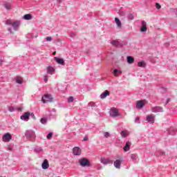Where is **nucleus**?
Wrapping results in <instances>:
<instances>
[{
    "label": "nucleus",
    "mask_w": 177,
    "mask_h": 177,
    "mask_svg": "<svg viewBox=\"0 0 177 177\" xmlns=\"http://www.w3.org/2000/svg\"><path fill=\"white\" fill-rule=\"evenodd\" d=\"M6 24L11 26L8 28L9 32H12V30H14L15 31H17L19 30V21H17L12 22L10 20H7L6 21Z\"/></svg>",
    "instance_id": "nucleus-1"
},
{
    "label": "nucleus",
    "mask_w": 177,
    "mask_h": 177,
    "mask_svg": "<svg viewBox=\"0 0 177 177\" xmlns=\"http://www.w3.org/2000/svg\"><path fill=\"white\" fill-rule=\"evenodd\" d=\"M25 136L26 139H29L30 140H35L36 138L35 131L33 130H26L25 131Z\"/></svg>",
    "instance_id": "nucleus-2"
},
{
    "label": "nucleus",
    "mask_w": 177,
    "mask_h": 177,
    "mask_svg": "<svg viewBox=\"0 0 177 177\" xmlns=\"http://www.w3.org/2000/svg\"><path fill=\"white\" fill-rule=\"evenodd\" d=\"M80 167L85 168V167H91V162L86 158H82L78 160Z\"/></svg>",
    "instance_id": "nucleus-3"
},
{
    "label": "nucleus",
    "mask_w": 177,
    "mask_h": 177,
    "mask_svg": "<svg viewBox=\"0 0 177 177\" xmlns=\"http://www.w3.org/2000/svg\"><path fill=\"white\" fill-rule=\"evenodd\" d=\"M110 116L113 118H117V117H120V113H118V109L116 108H111L109 111Z\"/></svg>",
    "instance_id": "nucleus-4"
},
{
    "label": "nucleus",
    "mask_w": 177,
    "mask_h": 177,
    "mask_svg": "<svg viewBox=\"0 0 177 177\" xmlns=\"http://www.w3.org/2000/svg\"><path fill=\"white\" fill-rule=\"evenodd\" d=\"M100 162L101 164H103V165H109L113 164V160L110 158L102 157L100 159Z\"/></svg>",
    "instance_id": "nucleus-5"
},
{
    "label": "nucleus",
    "mask_w": 177,
    "mask_h": 177,
    "mask_svg": "<svg viewBox=\"0 0 177 177\" xmlns=\"http://www.w3.org/2000/svg\"><path fill=\"white\" fill-rule=\"evenodd\" d=\"M41 102L43 103H48L53 102V97L50 95H45L41 97Z\"/></svg>",
    "instance_id": "nucleus-6"
},
{
    "label": "nucleus",
    "mask_w": 177,
    "mask_h": 177,
    "mask_svg": "<svg viewBox=\"0 0 177 177\" xmlns=\"http://www.w3.org/2000/svg\"><path fill=\"white\" fill-rule=\"evenodd\" d=\"M123 162H124V160H122V159L116 160L113 163L115 168H116V169H120L121 164H122Z\"/></svg>",
    "instance_id": "nucleus-7"
},
{
    "label": "nucleus",
    "mask_w": 177,
    "mask_h": 177,
    "mask_svg": "<svg viewBox=\"0 0 177 177\" xmlns=\"http://www.w3.org/2000/svg\"><path fill=\"white\" fill-rule=\"evenodd\" d=\"M156 116L154 115H147L145 121H147L149 124H154Z\"/></svg>",
    "instance_id": "nucleus-8"
},
{
    "label": "nucleus",
    "mask_w": 177,
    "mask_h": 177,
    "mask_svg": "<svg viewBox=\"0 0 177 177\" xmlns=\"http://www.w3.org/2000/svg\"><path fill=\"white\" fill-rule=\"evenodd\" d=\"M166 132H167V135L174 136V135H176V133H177V129L174 127H170L167 129Z\"/></svg>",
    "instance_id": "nucleus-9"
},
{
    "label": "nucleus",
    "mask_w": 177,
    "mask_h": 177,
    "mask_svg": "<svg viewBox=\"0 0 177 177\" xmlns=\"http://www.w3.org/2000/svg\"><path fill=\"white\" fill-rule=\"evenodd\" d=\"M140 30L141 32H146V31H147V24L146 21H142Z\"/></svg>",
    "instance_id": "nucleus-10"
},
{
    "label": "nucleus",
    "mask_w": 177,
    "mask_h": 177,
    "mask_svg": "<svg viewBox=\"0 0 177 177\" xmlns=\"http://www.w3.org/2000/svg\"><path fill=\"white\" fill-rule=\"evenodd\" d=\"M21 120H22V121H28V120H30V113L29 112H25L21 116Z\"/></svg>",
    "instance_id": "nucleus-11"
},
{
    "label": "nucleus",
    "mask_w": 177,
    "mask_h": 177,
    "mask_svg": "<svg viewBox=\"0 0 177 177\" xmlns=\"http://www.w3.org/2000/svg\"><path fill=\"white\" fill-rule=\"evenodd\" d=\"M131 146H132V142L127 141L125 146L123 147L124 151H129V150H131Z\"/></svg>",
    "instance_id": "nucleus-12"
},
{
    "label": "nucleus",
    "mask_w": 177,
    "mask_h": 177,
    "mask_svg": "<svg viewBox=\"0 0 177 177\" xmlns=\"http://www.w3.org/2000/svg\"><path fill=\"white\" fill-rule=\"evenodd\" d=\"M74 156H81V149L78 147H75L73 149Z\"/></svg>",
    "instance_id": "nucleus-13"
},
{
    "label": "nucleus",
    "mask_w": 177,
    "mask_h": 177,
    "mask_svg": "<svg viewBox=\"0 0 177 177\" xmlns=\"http://www.w3.org/2000/svg\"><path fill=\"white\" fill-rule=\"evenodd\" d=\"M163 109L160 106H154L152 108L153 113H162Z\"/></svg>",
    "instance_id": "nucleus-14"
},
{
    "label": "nucleus",
    "mask_w": 177,
    "mask_h": 177,
    "mask_svg": "<svg viewBox=\"0 0 177 177\" xmlns=\"http://www.w3.org/2000/svg\"><path fill=\"white\" fill-rule=\"evenodd\" d=\"M41 167L43 169H48V168H49V161L45 159L43 163L41 164Z\"/></svg>",
    "instance_id": "nucleus-15"
},
{
    "label": "nucleus",
    "mask_w": 177,
    "mask_h": 177,
    "mask_svg": "<svg viewBox=\"0 0 177 177\" xmlns=\"http://www.w3.org/2000/svg\"><path fill=\"white\" fill-rule=\"evenodd\" d=\"M34 153H36V154H39L41 153H44V149L41 147H36L33 149Z\"/></svg>",
    "instance_id": "nucleus-16"
},
{
    "label": "nucleus",
    "mask_w": 177,
    "mask_h": 177,
    "mask_svg": "<svg viewBox=\"0 0 177 177\" xmlns=\"http://www.w3.org/2000/svg\"><path fill=\"white\" fill-rule=\"evenodd\" d=\"M54 59L58 64H61V66H64V59L59 58L57 57H55Z\"/></svg>",
    "instance_id": "nucleus-17"
},
{
    "label": "nucleus",
    "mask_w": 177,
    "mask_h": 177,
    "mask_svg": "<svg viewBox=\"0 0 177 177\" xmlns=\"http://www.w3.org/2000/svg\"><path fill=\"white\" fill-rule=\"evenodd\" d=\"M47 74H50V75H53V74H55V68L50 66H48Z\"/></svg>",
    "instance_id": "nucleus-18"
},
{
    "label": "nucleus",
    "mask_w": 177,
    "mask_h": 177,
    "mask_svg": "<svg viewBox=\"0 0 177 177\" xmlns=\"http://www.w3.org/2000/svg\"><path fill=\"white\" fill-rule=\"evenodd\" d=\"M107 96H110V92L106 90L100 95V99H106Z\"/></svg>",
    "instance_id": "nucleus-19"
},
{
    "label": "nucleus",
    "mask_w": 177,
    "mask_h": 177,
    "mask_svg": "<svg viewBox=\"0 0 177 177\" xmlns=\"http://www.w3.org/2000/svg\"><path fill=\"white\" fill-rule=\"evenodd\" d=\"M142 107H145V102H143V101L142 100L138 101L136 104V109L140 110V109H142Z\"/></svg>",
    "instance_id": "nucleus-20"
},
{
    "label": "nucleus",
    "mask_w": 177,
    "mask_h": 177,
    "mask_svg": "<svg viewBox=\"0 0 177 177\" xmlns=\"http://www.w3.org/2000/svg\"><path fill=\"white\" fill-rule=\"evenodd\" d=\"M15 82L16 84H19V85H21V84H23V77H21V76H16Z\"/></svg>",
    "instance_id": "nucleus-21"
},
{
    "label": "nucleus",
    "mask_w": 177,
    "mask_h": 177,
    "mask_svg": "<svg viewBox=\"0 0 177 177\" xmlns=\"http://www.w3.org/2000/svg\"><path fill=\"white\" fill-rule=\"evenodd\" d=\"M127 61L129 64H132L135 63V59L132 56H128L127 57Z\"/></svg>",
    "instance_id": "nucleus-22"
},
{
    "label": "nucleus",
    "mask_w": 177,
    "mask_h": 177,
    "mask_svg": "<svg viewBox=\"0 0 177 177\" xmlns=\"http://www.w3.org/2000/svg\"><path fill=\"white\" fill-rule=\"evenodd\" d=\"M115 23H116V24L119 28H121L122 24H121V21H120V19H118V17H115Z\"/></svg>",
    "instance_id": "nucleus-23"
},
{
    "label": "nucleus",
    "mask_w": 177,
    "mask_h": 177,
    "mask_svg": "<svg viewBox=\"0 0 177 177\" xmlns=\"http://www.w3.org/2000/svg\"><path fill=\"white\" fill-rule=\"evenodd\" d=\"M120 74H122V71H120L118 69H114L113 70V75L115 77H118V75Z\"/></svg>",
    "instance_id": "nucleus-24"
},
{
    "label": "nucleus",
    "mask_w": 177,
    "mask_h": 177,
    "mask_svg": "<svg viewBox=\"0 0 177 177\" xmlns=\"http://www.w3.org/2000/svg\"><path fill=\"white\" fill-rule=\"evenodd\" d=\"M3 140H5V139L6 140H10L12 139V136L7 133L3 136Z\"/></svg>",
    "instance_id": "nucleus-25"
},
{
    "label": "nucleus",
    "mask_w": 177,
    "mask_h": 177,
    "mask_svg": "<svg viewBox=\"0 0 177 177\" xmlns=\"http://www.w3.org/2000/svg\"><path fill=\"white\" fill-rule=\"evenodd\" d=\"M4 8L7 10H10L12 9V6H10V3H4Z\"/></svg>",
    "instance_id": "nucleus-26"
},
{
    "label": "nucleus",
    "mask_w": 177,
    "mask_h": 177,
    "mask_svg": "<svg viewBox=\"0 0 177 177\" xmlns=\"http://www.w3.org/2000/svg\"><path fill=\"white\" fill-rule=\"evenodd\" d=\"M24 20H31L32 19V16L30 14H26L24 16Z\"/></svg>",
    "instance_id": "nucleus-27"
},
{
    "label": "nucleus",
    "mask_w": 177,
    "mask_h": 177,
    "mask_svg": "<svg viewBox=\"0 0 177 177\" xmlns=\"http://www.w3.org/2000/svg\"><path fill=\"white\" fill-rule=\"evenodd\" d=\"M138 67H146V62H139L138 63Z\"/></svg>",
    "instance_id": "nucleus-28"
},
{
    "label": "nucleus",
    "mask_w": 177,
    "mask_h": 177,
    "mask_svg": "<svg viewBox=\"0 0 177 177\" xmlns=\"http://www.w3.org/2000/svg\"><path fill=\"white\" fill-rule=\"evenodd\" d=\"M130 157L133 161H136V160L138 158V155H136L135 153H132V154H131Z\"/></svg>",
    "instance_id": "nucleus-29"
},
{
    "label": "nucleus",
    "mask_w": 177,
    "mask_h": 177,
    "mask_svg": "<svg viewBox=\"0 0 177 177\" xmlns=\"http://www.w3.org/2000/svg\"><path fill=\"white\" fill-rule=\"evenodd\" d=\"M120 135H121L122 138H127V136H128V132H127L125 131H122L120 133Z\"/></svg>",
    "instance_id": "nucleus-30"
},
{
    "label": "nucleus",
    "mask_w": 177,
    "mask_h": 177,
    "mask_svg": "<svg viewBox=\"0 0 177 177\" xmlns=\"http://www.w3.org/2000/svg\"><path fill=\"white\" fill-rule=\"evenodd\" d=\"M111 44L113 45V46H118L120 45V43L117 40H113Z\"/></svg>",
    "instance_id": "nucleus-31"
},
{
    "label": "nucleus",
    "mask_w": 177,
    "mask_h": 177,
    "mask_svg": "<svg viewBox=\"0 0 177 177\" xmlns=\"http://www.w3.org/2000/svg\"><path fill=\"white\" fill-rule=\"evenodd\" d=\"M42 124H46L48 122V119L46 118H42L40 120Z\"/></svg>",
    "instance_id": "nucleus-32"
},
{
    "label": "nucleus",
    "mask_w": 177,
    "mask_h": 177,
    "mask_svg": "<svg viewBox=\"0 0 177 177\" xmlns=\"http://www.w3.org/2000/svg\"><path fill=\"white\" fill-rule=\"evenodd\" d=\"M74 102V97L71 96L68 98V103H73Z\"/></svg>",
    "instance_id": "nucleus-33"
},
{
    "label": "nucleus",
    "mask_w": 177,
    "mask_h": 177,
    "mask_svg": "<svg viewBox=\"0 0 177 177\" xmlns=\"http://www.w3.org/2000/svg\"><path fill=\"white\" fill-rule=\"evenodd\" d=\"M53 133L50 132V133L47 135L46 138H47V139L50 140V139H52V137H53Z\"/></svg>",
    "instance_id": "nucleus-34"
},
{
    "label": "nucleus",
    "mask_w": 177,
    "mask_h": 177,
    "mask_svg": "<svg viewBox=\"0 0 177 177\" xmlns=\"http://www.w3.org/2000/svg\"><path fill=\"white\" fill-rule=\"evenodd\" d=\"M129 20H133V19H135V17L133 16V14H130L129 15Z\"/></svg>",
    "instance_id": "nucleus-35"
},
{
    "label": "nucleus",
    "mask_w": 177,
    "mask_h": 177,
    "mask_svg": "<svg viewBox=\"0 0 177 177\" xmlns=\"http://www.w3.org/2000/svg\"><path fill=\"white\" fill-rule=\"evenodd\" d=\"M135 123L136 124H140V119L138 117L136 118V120H135Z\"/></svg>",
    "instance_id": "nucleus-36"
},
{
    "label": "nucleus",
    "mask_w": 177,
    "mask_h": 177,
    "mask_svg": "<svg viewBox=\"0 0 177 177\" xmlns=\"http://www.w3.org/2000/svg\"><path fill=\"white\" fill-rule=\"evenodd\" d=\"M104 138H109V136H110V133L106 131L104 133Z\"/></svg>",
    "instance_id": "nucleus-37"
},
{
    "label": "nucleus",
    "mask_w": 177,
    "mask_h": 177,
    "mask_svg": "<svg viewBox=\"0 0 177 177\" xmlns=\"http://www.w3.org/2000/svg\"><path fill=\"white\" fill-rule=\"evenodd\" d=\"M8 111H10V113H13V111H15V108L10 106L8 108Z\"/></svg>",
    "instance_id": "nucleus-38"
},
{
    "label": "nucleus",
    "mask_w": 177,
    "mask_h": 177,
    "mask_svg": "<svg viewBox=\"0 0 177 177\" xmlns=\"http://www.w3.org/2000/svg\"><path fill=\"white\" fill-rule=\"evenodd\" d=\"M46 41H47V42H50V41H52V37H46Z\"/></svg>",
    "instance_id": "nucleus-39"
},
{
    "label": "nucleus",
    "mask_w": 177,
    "mask_h": 177,
    "mask_svg": "<svg viewBox=\"0 0 177 177\" xmlns=\"http://www.w3.org/2000/svg\"><path fill=\"white\" fill-rule=\"evenodd\" d=\"M156 8H157V9H161V6L160 5V3H156Z\"/></svg>",
    "instance_id": "nucleus-40"
},
{
    "label": "nucleus",
    "mask_w": 177,
    "mask_h": 177,
    "mask_svg": "<svg viewBox=\"0 0 177 177\" xmlns=\"http://www.w3.org/2000/svg\"><path fill=\"white\" fill-rule=\"evenodd\" d=\"M44 82H48V77L46 76V75H45L44 77Z\"/></svg>",
    "instance_id": "nucleus-41"
},
{
    "label": "nucleus",
    "mask_w": 177,
    "mask_h": 177,
    "mask_svg": "<svg viewBox=\"0 0 177 177\" xmlns=\"http://www.w3.org/2000/svg\"><path fill=\"white\" fill-rule=\"evenodd\" d=\"M30 115L33 118V120H35V115H34V113H30Z\"/></svg>",
    "instance_id": "nucleus-42"
},
{
    "label": "nucleus",
    "mask_w": 177,
    "mask_h": 177,
    "mask_svg": "<svg viewBox=\"0 0 177 177\" xmlns=\"http://www.w3.org/2000/svg\"><path fill=\"white\" fill-rule=\"evenodd\" d=\"M71 37L72 38H74V37H75V33L72 32V33L71 34Z\"/></svg>",
    "instance_id": "nucleus-43"
},
{
    "label": "nucleus",
    "mask_w": 177,
    "mask_h": 177,
    "mask_svg": "<svg viewBox=\"0 0 177 177\" xmlns=\"http://www.w3.org/2000/svg\"><path fill=\"white\" fill-rule=\"evenodd\" d=\"M83 140H84V142H86V140H88V137H84V138H83Z\"/></svg>",
    "instance_id": "nucleus-44"
},
{
    "label": "nucleus",
    "mask_w": 177,
    "mask_h": 177,
    "mask_svg": "<svg viewBox=\"0 0 177 177\" xmlns=\"http://www.w3.org/2000/svg\"><path fill=\"white\" fill-rule=\"evenodd\" d=\"M171 100L169 98V99H167V102H166V104H168V103H169V101H170Z\"/></svg>",
    "instance_id": "nucleus-45"
},
{
    "label": "nucleus",
    "mask_w": 177,
    "mask_h": 177,
    "mask_svg": "<svg viewBox=\"0 0 177 177\" xmlns=\"http://www.w3.org/2000/svg\"><path fill=\"white\" fill-rule=\"evenodd\" d=\"M52 111H53V113H56V109H53Z\"/></svg>",
    "instance_id": "nucleus-46"
},
{
    "label": "nucleus",
    "mask_w": 177,
    "mask_h": 177,
    "mask_svg": "<svg viewBox=\"0 0 177 177\" xmlns=\"http://www.w3.org/2000/svg\"><path fill=\"white\" fill-rule=\"evenodd\" d=\"M165 46H169V44L166 43V44H165Z\"/></svg>",
    "instance_id": "nucleus-47"
},
{
    "label": "nucleus",
    "mask_w": 177,
    "mask_h": 177,
    "mask_svg": "<svg viewBox=\"0 0 177 177\" xmlns=\"http://www.w3.org/2000/svg\"><path fill=\"white\" fill-rule=\"evenodd\" d=\"M2 62H3V61L1 59H0V66H1V64H2Z\"/></svg>",
    "instance_id": "nucleus-48"
},
{
    "label": "nucleus",
    "mask_w": 177,
    "mask_h": 177,
    "mask_svg": "<svg viewBox=\"0 0 177 177\" xmlns=\"http://www.w3.org/2000/svg\"><path fill=\"white\" fill-rule=\"evenodd\" d=\"M161 156H164L165 153L164 152H161Z\"/></svg>",
    "instance_id": "nucleus-49"
},
{
    "label": "nucleus",
    "mask_w": 177,
    "mask_h": 177,
    "mask_svg": "<svg viewBox=\"0 0 177 177\" xmlns=\"http://www.w3.org/2000/svg\"><path fill=\"white\" fill-rule=\"evenodd\" d=\"M156 156H157V157H160V155H158V154H157V153L156 154Z\"/></svg>",
    "instance_id": "nucleus-50"
},
{
    "label": "nucleus",
    "mask_w": 177,
    "mask_h": 177,
    "mask_svg": "<svg viewBox=\"0 0 177 177\" xmlns=\"http://www.w3.org/2000/svg\"><path fill=\"white\" fill-rule=\"evenodd\" d=\"M60 41L59 39H58V41Z\"/></svg>",
    "instance_id": "nucleus-51"
}]
</instances>
